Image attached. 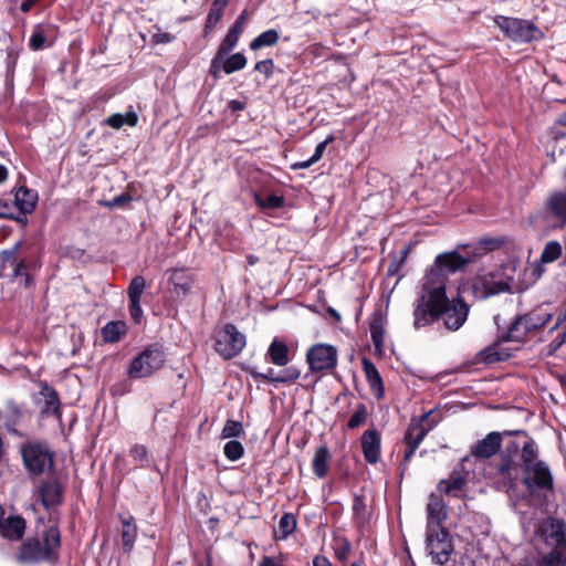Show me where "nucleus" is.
<instances>
[{"label": "nucleus", "instance_id": "obj_49", "mask_svg": "<svg viewBox=\"0 0 566 566\" xmlns=\"http://www.w3.org/2000/svg\"><path fill=\"white\" fill-rule=\"evenodd\" d=\"M353 511L360 522H365L368 517L367 505L363 496H355L353 501Z\"/></svg>", "mask_w": 566, "mask_h": 566}, {"label": "nucleus", "instance_id": "obj_11", "mask_svg": "<svg viewBox=\"0 0 566 566\" xmlns=\"http://www.w3.org/2000/svg\"><path fill=\"white\" fill-rule=\"evenodd\" d=\"M427 552L432 560L439 565H444L453 552L449 533L444 528L427 530Z\"/></svg>", "mask_w": 566, "mask_h": 566}, {"label": "nucleus", "instance_id": "obj_19", "mask_svg": "<svg viewBox=\"0 0 566 566\" xmlns=\"http://www.w3.org/2000/svg\"><path fill=\"white\" fill-rule=\"evenodd\" d=\"M361 450L365 460L375 464L380 458V434L375 429L366 430L361 436Z\"/></svg>", "mask_w": 566, "mask_h": 566}, {"label": "nucleus", "instance_id": "obj_46", "mask_svg": "<svg viewBox=\"0 0 566 566\" xmlns=\"http://www.w3.org/2000/svg\"><path fill=\"white\" fill-rule=\"evenodd\" d=\"M243 434L242 423L234 420H228L221 431L222 439L235 438Z\"/></svg>", "mask_w": 566, "mask_h": 566}, {"label": "nucleus", "instance_id": "obj_12", "mask_svg": "<svg viewBox=\"0 0 566 566\" xmlns=\"http://www.w3.org/2000/svg\"><path fill=\"white\" fill-rule=\"evenodd\" d=\"M306 360L312 371L331 370L337 365V350L327 344H316L306 354Z\"/></svg>", "mask_w": 566, "mask_h": 566}, {"label": "nucleus", "instance_id": "obj_6", "mask_svg": "<svg viewBox=\"0 0 566 566\" xmlns=\"http://www.w3.org/2000/svg\"><path fill=\"white\" fill-rule=\"evenodd\" d=\"M507 270L509 268L497 269L476 275L472 281V293L474 296L484 300L510 291L513 279L506 273Z\"/></svg>", "mask_w": 566, "mask_h": 566}, {"label": "nucleus", "instance_id": "obj_20", "mask_svg": "<svg viewBox=\"0 0 566 566\" xmlns=\"http://www.w3.org/2000/svg\"><path fill=\"white\" fill-rule=\"evenodd\" d=\"M55 38V27L52 24H38L34 27L29 40V46L33 51H39L53 44Z\"/></svg>", "mask_w": 566, "mask_h": 566}, {"label": "nucleus", "instance_id": "obj_1", "mask_svg": "<svg viewBox=\"0 0 566 566\" xmlns=\"http://www.w3.org/2000/svg\"><path fill=\"white\" fill-rule=\"evenodd\" d=\"M497 476L507 489H513L521 481L532 495L553 493L554 478L547 462L539 459L538 446L533 439L524 442L521 449V463L509 452H502L496 465Z\"/></svg>", "mask_w": 566, "mask_h": 566}, {"label": "nucleus", "instance_id": "obj_5", "mask_svg": "<svg viewBox=\"0 0 566 566\" xmlns=\"http://www.w3.org/2000/svg\"><path fill=\"white\" fill-rule=\"evenodd\" d=\"M476 254L474 253L473 256ZM472 260L470 252L462 255L457 251L441 253L437 255L434 264L428 270L422 279L421 287L433 279H439L442 283V290H447L448 274L462 270Z\"/></svg>", "mask_w": 566, "mask_h": 566}, {"label": "nucleus", "instance_id": "obj_7", "mask_svg": "<svg viewBox=\"0 0 566 566\" xmlns=\"http://www.w3.org/2000/svg\"><path fill=\"white\" fill-rule=\"evenodd\" d=\"M24 467L33 475L43 474L53 468V453L45 443L29 442L21 447Z\"/></svg>", "mask_w": 566, "mask_h": 566}, {"label": "nucleus", "instance_id": "obj_13", "mask_svg": "<svg viewBox=\"0 0 566 566\" xmlns=\"http://www.w3.org/2000/svg\"><path fill=\"white\" fill-rule=\"evenodd\" d=\"M516 432L517 431H492L488 433L483 439L476 441L471 447L470 454L464 460L468 461L470 457L474 458L475 460H486L492 458L500 451L503 437L511 436Z\"/></svg>", "mask_w": 566, "mask_h": 566}, {"label": "nucleus", "instance_id": "obj_33", "mask_svg": "<svg viewBox=\"0 0 566 566\" xmlns=\"http://www.w3.org/2000/svg\"><path fill=\"white\" fill-rule=\"evenodd\" d=\"M280 39L279 32L274 29L266 30L253 39L250 43V49L258 51L264 46H273Z\"/></svg>", "mask_w": 566, "mask_h": 566}, {"label": "nucleus", "instance_id": "obj_22", "mask_svg": "<svg viewBox=\"0 0 566 566\" xmlns=\"http://www.w3.org/2000/svg\"><path fill=\"white\" fill-rule=\"evenodd\" d=\"M38 202V193L27 187H19L14 192L13 209L17 208L22 214L31 213Z\"/></svg>", "mask_w": 566, "mask_h": 566}, {"label": "nucleus", "instance_id": "obj_8", "mask_svg": "<svg viewBox=\"0 0 566 566\" xmlns=\"http://www.w3.org/2000/svg\"><path fill=\"white\" fill-rule=\"evenodd\" d=\"M165 358L166 356L161 348L150 346L133 359L128 376L134 379L149 377L163 367Z\"/></svg>", "mask_w": 566, "mask_h": 566}, {"label": "nucleus", "instance_id": "obj_57", "mask_svg": "<svg viewBox=\"0 0 566 566\" xmlns=\"http://www.w3.org/2000/svg\"><path fill=\"white\" fill-rule=\"evenodd\" d=\"M259 566H289L281 557L265 556L262 558Z\"/></svg>", "mask_w": 566, "mask_h": 566}, {"label": "nucleus", "instance_id": "obj_24", "mask_svg": "<svg viewBox=\"0 0 566 566\" xmlns=\"http://www.w3.org/2000/svg\"><path fill=\"white\" fill-rule=\"evenodd\" d=\"M169 282L174 285L177 295L186 296L192 286L193 277L185 270L175 269L170 271Z\"/></svg>", "mask_w": 566, "mask_h": 566}, {"label": "nucleus", "instance_id": "obj_16", "mask_svg": "<svg viewBox=\"0 0 566 566\" xmlns=\"http://www.w3.org/2000/svg\"><path fill=\"white\" fill-rule=\"evenodd\" d=\"M34 493L46 510H52L63 502V486L56 479L41 482Z\"/></svg>", "mask_w": 566, "mask_h": 566}, {"label": "nucleus", "instance_id": "obj_54", "mask_svg": "<svg viewBox=\"0 0 566 566\" xmlns=\"http://www.w3.org/2000/svg\"><path fill=\"white\" fill-rule=\"evenodd\" d=\"M129 313L135 323H140L144 317L140 302H129Z\"/></svg>", "mask_w": 566, "mask_h": 566}, {"label": "nucleus", "instance_id": "obj_21", "mask_svg": "<svg viewBox=\"0 0 566 566\" xmlns=\"http://www.w3.org/2000/svg\"><path fill=\"white\" fill-rule=\"evenodd\" d=\"M447 517L446 504L437 495L431 494L427 505V530L441 528V522Z\"/></svg>", "mask_w": 566, "mask_h": 566}, {"label": "nucleus", "instance_id": "obj_61", "mask_svg": "<svg viewBox=\"0 0 566 566\" xmlns=\"http://www.w3.org/2000/svg\"><path fill=\"white\" fill-rule=\"evenodd\" d=\"M313 566H333V565L325 556H315L313 559Z\"/></svg>", "mask_w": 566, "mask_h": 566}, {"label": "nucleus", "instance_id": "obj_27", "mask_svg": "<svg viewBox=\"0 0 566 566\" xmlns=\"http://www.w3.org/2000/svg\"><path fill=\"white\" fill-rule=\"evenodd\" d=\"M41 395L43 396L44 402L43 407L41 409L42 413L45 416H56L57 418L61 417L60 411V399L57 392L49 387L48 385H44L42 387Z\"/></svg>", "mask_w": 566, "mask_h": 566}, {"label": "nucleus", "instance_id": "obj_23", "mask_svg": "<svg viewBox=\"0 0 566 566\" xmlns=\"http://www.w3.org/2000/svg\"><path fill=\"white\" fill-rule=\"evenodd\" d=\"M361 365L370 390L373 391L376 398H381L384 396V385L378 369L376 368L374 363H371L367 358H364L361 360Z\"/></svg>", "mask_w": 566, "mask_h": 566}, {"label": "nucleus", "instance_id": "obj_39", "mask_svg": "<svg viewBox=\"0 0 566 566\" xmlns=\"http://www.w3.org/2000/svg\"><path fill=\"white\" fill-rule=\"evenodd\" d=\"M146 287V281L144 276L137 275L135 276L128 286V296L129 302H140L142 295Z\"/></svg>", "mask_w": 566, "mask_h": 566}, {"label": "nucleus", "instance_id": "obj_31", "mask_svg": "<svg viewBox=\"0 0 566 566\" xmlns=\"http://www.w3.org/2000/svg\"><path fill=\"white\" fill-rule=\"evenodd\" d=\"M509 357L510 354L501 348L500 343L492 344L480 353V360L488 365L506 360Z\"/></svg>", "mask_w": 566, "mask_h": 566}, {"label": "nucleus", "instance_id": "obj_58", "mask_svg": "<svg viewBox=\"0 0 566 566\" xmlns=\"http://www.w3.org/2000/svg\"><path fill=\"white\" fill-rule=\"evenodd\" d=\"M12 217V203L8 200H0V219Z\"/></svg>", "mask_w": 566, "mask_h": 566}, {"label": "nucleus", "instance_id": "obj_55", "mask_svg": "<svg viewBox=\"0 0 566 566\" xmlns=\"http://www.w3.org/2000/svg\"><path fill=\"white\" fill-rule=\"evenodd\" d=\"M132 200V197L128 195H119L115 198H113L109 201L105 202V206L108 208H116V207H123L126 203H128Z\"/></svg>", "mask_w": 566, "mask_h": 566}, {"label": "nucleus", "instance_id": "obj_26", "mask_svg": "<svg viewBox=\"0 0 566 566\" xmlns=\"http://www.w3.org/2000/svg\"><path fill=\"white\" fill-rule=\"evenodd\" d=\"M329 461L331 453L328 448L326 446L318 447L312 461L313 472L318 479H323L327 475Z\"/></svg>", "mask_w": 566, "mask_h": 566}, {"label": "nucleus", "instance_id": "obj_3", "mask_svg": "<svg viewBox=\"0 0 566 566\" xmlns=\"http://www.w3.org/2000/svg\"><path fill=\"white\" fill-rule=\"evenodd\" d=\"M534 541L543 552L539 566H566V522L546 517L535 527Z\"/></svg>", "mask_w": 566, "mask_h": 566}, {"label": "nucleus", "instance_id": "obj_10", "mask_svg": "<svg viewBox=\"0 0 566 566\" xmlns=\"http://www.w3.org/2000/svg\"><path fill=\"white\" fill-rule=\"evenodd\" d=\"M245 335L239 332L233 324H226L216 334V352L224 359L235 357L245 347Z\"/></svg>", "mask_w": 566, "mask_h": 566}, {"label": "nucleus", "instance_id": "obj_32", "mask_svg": "<svg viewBox=\"0 0 566 566\" xmlns=\"http://www.w3.org/2000/svg\"><path fill=\"white\" fill-rule=\"evenodd\" d=\"M522 317L528 326L530 331L533 333L548 323L552 319L553 314L538 308L523 315Z\"/></svg>", "mask_w": 566, "mask_h": 566}, {"label": "nucleus", "instance_id": "obj_45", "mask_svg": "<svg viewBox=\"0 0 566 566\" xmlns=\"http://www.w3.org/2000/svg\"><path fill=\"white\" fill-rule=\"evenodd\" d=\"M255 202L261 208L277 209L283 206L284 199L282 196L276 195H269L266 197L256 195Z\"/></svg>", "mask_w": 566, "mask_h": 566}, {"label": "nucleus", "instance_id": "obj_15", "mask_svg": "<svg viewBox=\"0 0 566 566\" xmlns=\"http://www.w3.org/2000/svg\"><path fill=\"white\" fill-rule=\"evenodd\" d=\"M545 211L555 228L566 226V189L556 190L548 195L545 201Z\"/></svg>", "mask_w": 566, "mask_h": 566}, {"label": "nucleus", "instance_id": "obj_63", "mask_svg": "<svg viewBox=\"0 0 566 566\" xmlns=\"http://www.w3.org/2000/svg\"><path fill=\"white\" fill-rule=\"evenodd\" d=\"M38 1L39 0H23L20 6L21 11L29 12Z\"/></svg>", "mask_w": 566, "mask_h": 566}, {"label": "nucleus", "instance_id": "obj_41", "mask_svg": "<svg viewBox=\"0 0 566 566\" xmlns=\"http://www.w3.org/2000/svg\"><path fill=\"white\" fill-rule=\"evenodd\" d=\"M296 527V520L292 514H284L280 521L277 526V532L280 533L281 538H286L290 534L294 532Z\"/></svg>", "mask_w": 566, "mask_h": 566}, {"label": "nucleus", "instance_id": "obj_64", "mask_svg": "<svg viewBox=\"0 0 566 566\" xmlns=\"http://www.w3.org/2000/svg\"><path fill=\"white\" fill-rule=\"evenodd\" d=\"M229 107L234 112L242 111L244 108V103L233 99L229 103Z\"/></svg>", "mask_w": 566, "mask_h": 566}, {"label": "nucleus", "instance_id": "obj_35", "mask_svg": "<svg viewBox=\"0 0 566 566\" xmlns=\"http://www.w3.org/2000/svg\"><path fill=\"white\" fill-rule=\"evenodd\" d=\"M370 337L376 350L381 354L384 349L385 331L382 319L380 317L374 318L369 326Z\"/></svg>", "mask_w": 566, "mask_h": 566}, {"label": "nucleus", "instance_id": "obj_60", "mask_svg": "<svg viewBox=\"0 0 566 566\" xmlns=\"http://www.w3.org/2000/svg\"><path fill=\"white\" fill-rule=\"evenodd\" d=\"M350 551V544L347 541L342 542V546L337 549L336 555L339 559H345Z\"/></svg>", "mask_w": 566, "mask_h": 566}, {"label": "nucleus", "instance_id": "obj_9", "mask_svg": "<svg viewBox=\"0 0 566 566\" xmlns=\"http://www.w3.org/2000/svg\"><path fill=\"white\" fill-rule=\"evenodd\" d=\"M495 24L514 42L527 43L542 35L541 31L526 20L500 15L495 19Z\"/></svg>", "mask_w": 566, "mask_h": 566}, {"label": "nucleus", "instance_id": "obj_51", "mask_svg": "<svg viewBox=\"0 0 566 566\" xmlns=\"http://www.w3.org/2000/svg\"><path fill=\"white\" fill-rule=\"evenodd\" d=\"M254 70L263 73L266 78H270L274 71V62L271 59L259 61L256 62Z\"/></svg>", "mask_w": 566, "mask_h": 566}, {"label": "nucleus", "instance_id": "obj_30", "mask_svg": "<svg viewBox=\"0 0 566 566\" xmlns=\"http://www.w3.org/2000/svg\"><path fill=\"white\" fill-rule=\"evenodd\" d=\"M122 543L126 553L130 552L137 537V526L134 524V518L129 516L122 521Z\"/></svg>", "mask_w": 566, "mask_h": 566}, {"label": "nucleus", "instance_id": "obj_18", "mask_svg": "<svg viewBox=\"0 0 566 566\" xmlns=\"http://www.w3.org/2000/svg\"><path fill=\"white\" fill-rule=\"evenodd\" d=\"M250 375L254 379H262L268 382L273 384H285V382H294L301 376L300 370L296 367H287L281 373H275L273 368H268L264 373L258 371L252 368L250 370Z\"/></svg>", "mask_w": 566, "mask_h": 566}, {"label": "nucleus", "instance_id": "obj_14", "mask_svg": "<svg viewBox=\"0 0 566 566\" xmlns=\"http://www.w3.org/2000/svg\"><path fill=\"white\" fill-rule=\"evenodd\" d=\"M431 413L432 412L426 413L421 417V419L419 421L416 422L415 420H412V422L410 423V426L406 432V436H405V441H406L407 447H406L405 454H403V462L401 464L402 470L406 469L407 463L413 455L416 449L419 447V444L421 443L423 438L427 436V433L432 429L434 423H432L430 426H424V422L429 420Z\"/></svg>", "mask_w": 566, "mask_h": 566}, {"label": "nucleus", "instance_id": "obj_40", "mask_svg": "<svg viewBox=\"0 0 566 566\" xmlns=\"http://www.w3.org/2000/svg\"><path fill=\"white\" fill-rule=\"evenodd\" d=\"M226 74H231L240 71L247 65V57L242 53H234L224 57Z\"/></svg>", "mask_w": 566, "mask_h": 566}, {"label": "nucleus", "instance_id": "obj_59", "mask_svg": "<svg viewBox=\"0 0 566 566\" xmlns=\"http://www.w3.org/2000/svg\"><path fill=\"white\" fill-rule=\"evenodd\" d=\"M12 266H13V274H12L13 277L24 275V271L27 269L25 260H23V259L18 260L17 263L13 264Z\"/></svg>", "mask_w": 566, "mask_h": 566}, {"label": "nucleus", "instance_id": "obj_28", "mask_svg": "<svg viewBox=\"0 0 566 566\" xmlns=\"http://www.w3.org/2000/svg\"><path fill=\"white\" fill-rule=\"evenodd\" d=\"M530 333L532 332L530 331L525 321L523 319L522 316H518L514 322L510 324L506 334L502 336V340L523 342L526 339Z\"/></svg>", "mask_w": 566, "mask_h": 566}, {"label": "nucleus", "instance_id": "obj_62", "mask_svg": "<svg viewBox=\"0 0 566 566\" xmlns=\"http://www.w3.org/2000/svg\"><path fill=\"white\" fill-rule=\"evenodd\" d=\"M313 164H315V161H312V158H310L307 160L293 164L292 168L293 169H306V168L311 167Z\"/></svg>", "mask_w": 566, "mask_h": 566}, {"label": "nucleus", "instance_id": "obj_53", "mask_svg": "<svg viewBox=\"0 0 566 566\" xmlns=\"http://www.w3.org/2000/svg\"><path fill=\"white\" fill-rule=\"evenodd\" d=\"M334 140L333 136H328L325 140L321 142L313 154L312 161L317 163L324 155V151L326 149V146Z\"/></svg>", "mask_w": 566, "mask_h": 566}, {"label": "nucleus", "instance_id": "obj_52", "mask_svg": "<svg viewBox=\"0 0 566 566\" xmlns=\"http://www.w3.org/2000/svg\"><path fill=\"white\" fill-rule=\"evenodd\" d=\"M566 342V328L547 345V354L554 355Z\"/></svg>", "mask_w": 566, "mask_h": 566}, {"label": "nucleus", "instance_id": "obj_17", "mask_svg": "<svg viewBox=\"0 0 566 566\" xmlns=\"http://www.w3.org/2000/svg\"><path fill=\"white\" fill-rule=\"evenodd\" d=\"M1 513L0 517V535L8 541H20L27 528L25 520L17 514H10L4 517Z\"/></svg>", "mask_w": 566, "mask_h": 566}, {"label": "nucleus", "instance_id": "obj_48", "mask_svg": "<svg viewBox=\"0 0 566 566\" xmlns=\"http://www.w3.org/2000/svg\"><path fill=\"white\" fill-rule=\"evenodd\" d=\"M129 455L142 465L149 464L148 451L145 446H142V444L133 446L129 450Z\"/></svg>", "mask_w": 566, "mask_h": 566}, {"label": "nucleus", "instance_id": "obj_2", "mask_svg": "<svg viewBox=\"0 0 566 566\" xmlns=\"http://www.w3.org/2000/svg\"><path fill=\"white\" fill-rule=\"evenodd\" d=\"M446 291L442 290L439 279H433L421 287L413 311L416 329L428 326L438 318L443 319L449 331H458L464 324L469 314L468 305L461 298L449 300Z\"/></svg>", "mask_w": 566, "mask_h": 566}, {"label": "nucleus", "instance_id": "obj_38", "mask_svg": "<svg viewBox=\"0 0 566 566\" xmlns=\"http://www.w3.org/2000/svg\"><path fill=\"white\" fill-rule=\"evenodd\" d=\"M562 255V245L558 241H549L545 244L541 254L543 263H551L556 261Z\"/></svg>", "mask_w": 566, "mask_h": 566}, {"label": "nucleus", "instance_id": "obj_34", "mask_svg": "<svg viewBox=\"0 0 566 566\" xmlns=\"http://www.w3.org/2000/svg\"><path fill=\"white\" fill-rule=\"evenodd\" d=\"M227 3L223 0H213L205 25V32L211 31L223 15Z\"/></svg>", "mask_w": 566, "mask_h": 566}, {"label": "nucleus", "instance_id": "obj_25", "mask_svg": "<svg viewBox=\"0 0 566 566\" xmlns=\"http://www.w3.org/2000/svg\"><path fill=\"white\" fill-rule=\"evenodd\" d=\"M266 355L270 361L276 366L284 367L290 363V349L287 345L279 338L272 340Z\"/></svg>", "mask_w": 566, "mask_h": 566}, {"label": "nucleus", "instance_id": "obj_36", "mask_svg": "<svg viewBox=\"0 0 566 566\" xmlns=\"http://www.w3.org/2000/svg\"><path fill=\"white\" fill-rule=\"evenodd\" d=\"M125 332V325L120 322H109L102 328V337L106 343H115Z\"/></svg>", "mask_w": 566, "mask_h": 566}, {"label": "nucleus", "instance_id": "obj_43", "mask_svg": "<svg viewBox=\"0 0 566 566\" xmlns=\"http://www.w3.org/2000/svg\"><path fill=\"white\" fill-rule=\"evenodd\" d=\"M23 244L22 240L17 241L12 248L4 249L0 252V260L3 261V268L6 269L7 265H13L17 263L18 259V252L20 251L21 247Z\"/></svg>", "mask_w": 566, "mask_h": 566}, {"label": "nucleus", "instance_id": "obj_44", "mask_svg": "<svg viewBox=\"0 0 566 566\" xmlns=\"http://www.w3.org/2000/svg\"><path fill=\"white\" fill-rule=\"evenodd\" d=\"M240 35V33L229 29L227 35L218 49V53L227 56L238 44Z\"/></svg>", "mask_w": 566, "mask_h": 566}, {"label": "nucleus", "instance_id": "obj_50", "mask_svg": "<svg viewBox=\"0 0 566 566\" xmlns=\"http://www.w3.org/2000/svg\"><path fill=\"white\" fill-rule=\"evenodd\" d=\"M224 57H226V55H222L217 52V54L212 59L211 64H210V74L213 77H219V75L222 71L226 73Z\"/></svg>", "mask_w": 566, "mask_h": 566}, {"label": "nucleus", "instance_id": "obj_47", "mask_svg": "<svg viewBox=\"0 0 566 566\" xmlns=\"http://www.w3.org/2000/svg\"><path fill=\"white\" fill-rule=\"evenodd\" d=\"M366 418H367V408L365 405L360 403L357 406L356 410L349 418V420L347 422V427L349 429H356L359 426H361L363 423H365Z\"/></svg>", "mask_w": 566, "mask_h": 566}, {"label": "nucleus", "instance_id": "obj_56", "mask_svg": "<svg viewBox=\"0 0 566 566\" xmlns=\"http://www.w3.org/2000/svg\"><path fill=\"white\" fill-rule=\"evenodd\" d=\"M247 19H248V13L247 11L244 10L235 20L234 24L230 28L231 30L238 32V33H242L243 32V29H244V25H245V22H247Z\"/></svg>", "mask_w": 566, "mask_h": 566}, {"label": "nucleus", "instance_id": "obj_29", "mask_svg": "<svg viewBox=\"0 0 566 566\" xmlns=\"http://www.w3.org/2000/svg\"><path fill=\"white\" fill-rule=\"evenodd\" d=\"M465 480L461 476H451L449 480H441L438 491L448 496L459 497L463 493Z\"/></svg>", "mask_w": 566, "mask_h": 566}, {"label": "nucleus", "instance_id": "obj_37", "mask_svg": "<svg viewBox=\"0 0 566 566\" xmlns=\"http://www.w3.org/2000/svg\"><path fill=\"white\" fill-rule=\"evenodd\" d=\"M138 117L135 113H126L125 115L122 114H113L106 119V124L109 125L113 128H120L124 125L128 126H135L137 124Z\"/></svg>", "mask_w": 566, "mask_h": 566}, {"label": "nucleus", "instance_id": "obj_42", "mask_svg": "<svg viewBox=\"0 0 566 566\" xmlns=\"http://www.w3.org/2000/svg\"><path fill=\"white\" fill-rule=\"evenodd\" d=\"M223 453L228 460L237 461L243 457L244 448L241 442L237 440H230L224 444Z\"/></svg>", "mask_w": 566, "mask_h": 566}, {"label": "nucleus", "instance_id": "obj_4", "mask_svg": "<svg viewBox=\"0 0 566 566\" xmlns=\"http://www.w3.org/2000/svg\"><path fill=\"white\" fill-rule=\"evenodd\" d=\"M44 547L38 538L25 541L18 554L17 560L22 565H34L42 560H51L61 545V534L56 526L49 527L43 535Z\"/></svg>", "mask_w": 566, "mask_h": 566}]
</instances>
